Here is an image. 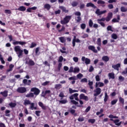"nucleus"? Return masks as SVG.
<instances>
[{
  "mask_svg": "<svg viewBox=\"0 0 127 127\" xmlns=\"http://www.w3.org/2000/svg\"><path fill=\"white\" fill-rule=\"evenodd\" d=\"M14 50L16 52V54H17L19 58L22 57L23 51L20 49V47L19 46H15L14 48Z\"/></svg>",
  "mask_w": 127,
  "mask_h": 127,
  "instance_id": "f257e3e1",
  "label": "nucleus"
},
{
  "mask_svg": "<svg viewBox=\"0 0 127 127\" xmlns=\"http://www.w3.org/2000/svg\"><path fill=\"white\" fill-rule=\"evenodd\" d=\"M71 18H72V16H66L63 20L61 21V24H67L71 20Z\"/></svg>",
  "mask_w": 127,
  "mask_h": 127,
  "instance_id": "f03ea898",
  "label": "nucleus"
},
{
  "mask_svg": "<svg viewBox=\"0 0 127 127\" xmlns=\"http://www.w3.org/2000/svg\"><path fill=\"white\" fill-rule=\"evenodd\" d=\"M81 61H82V62H84L86 65H89V64L91 63V60L85 57H82Z\"/></svg>",
  "mask_w": 127,
  "mask_h": 127,
  "instance_id": "7ed1b4c3",
  "label": "nucleus"
},
{
  "mask_svg": "<svg viewBox=\"0 0 127 127\" xmlns=\"http://www.w3.org/2000/svg\"><path fill=\"white\" fill-rule=\"evenodd\" d=\"M31 92H33L34 95L37 96L38 95H39L40 90L37 88L33 87L31 89Z\"/></svg>",
  "mask_w": 127,
  "mask_h": 127,
  "instance_id": "20e7f679",
  "label": "nucleus"
},
{
  "mask_svg": "<svg viewBox=\"0 0 127 127\" xmlns=\"http://www.w3.org/2000/svg\"><path fill=\"white\" fill-rule=\"evenodd\" d=\"M12 44H13V45H18V44H20V45H24L26 44V42L13 40Z\"/></svg>",
  "mask_w": 127,
  "mask_h": 127,
  "instance_id": "39448f33",
  "label": "nucleus"
},
{
  "mask_svg": "<svg viewBox=\"0 0 127 127\" xmlns=\"http://www.w3.org/2000/svg\"><path fill=\"white\" fill-rule=\"evenodd\" d=\"M102 92V90L99 88L97 87L96 88V89L94 90V96L95 97H97V96H99V95H100V94H101V92Z\"/></svg>",
  "mask_w": 127,
  "mask_h": 127,
  "instance_id": "423d86ee",
  "label": "nucleus"
},
{
  "mask_svg": "<svg viewBox=\"0 0 127 127\" xmlns=\"http://www.w3.org/2000/svg\"><path fill=\"white\" fill-rule=\"evenodd\" d=\"M17 91L18 93H21L22 94L23 93H25L26 92V88L25 87H19L17 89Z\"/></svg>",
  "mask_w": 127,
  "mask_h": 127,
  "instance_id": "0eeeda50",
  "label": "nucleus"
},
{
  "mask_svg": "<svg viewBox=\"0 0 127 127\" xmlns=\"http://www.w3.org/2000/svg\"><path fill=\"white\" fill-rule=\"evenodd\" d=\"M23 83L24 85H27L28 86H30V85L31 84V81L30 80L24 79L23 80Z\"/></svg>",
  "mask_w": 127,
  "mask_h": 127,
  "instance_id": "6e6552de",
  "label": "nucleus"
},
{
  "mask_svg": "<svg viewBox=\"0 0 127 127\" xmlns=\"http://www.w3.org/2000/svg\"><path fill=\"white\" fill-rule=\"evenodd\" d=\"M88 49L89 50H91V51H93L94 53H97L98 52V51L96 50V48H95V46H88Z\"/></svg>",
  "mask_w": 127,
  "mask_h": 127,
  "instance_id": "1a4fd4ad",
  "label": "nucleus"
},
{
  "mask_svg": "<svg viewBox=\"0 0 127 127\" xmlns=\"http://www.w3.org/2000/svg\"><path fill=\"white\" fill-rule=\"evenodd\" d=\"M112 17H113V13L110 12L108 13V15L105 19V20L107 21H110L111 19H112Z\"/></svg>",
  "mask_w": 127,
  "mask_h": 127,
  "instance_id": "9d476101",
  "label": "nucleus"
},
{
  "mask_svg": "<svg viewBox=\"0 0 127 127\" xmlns=\"http://www.w3.org/2000/svg\"><path fill=\"white\" fill-rule=\"evenodd\" d=\"M80 100H85V101H88V96H85L84 94H81L79 96Z\"/></svg>",
  "mask_w": 127,
  "mask_h": 127,
  "instance_id": "9b49d317",
  "label": "nucleus"
},
{
  "mask_svg": "<svg viewBox=\"0 0 127 127\" xmlns=\"http://www.w3.org/2000/svg\"><path fill=\"white\" fill-rule=\"evenodd\" d=\"M26 64H28V65H30L31 66H33V65H34L35 64L34 62H33V61L29 59L26 60Z\"/></svg>",
  "mask_w": 127,
  "mask_h": 127,
  "instance_id": "f8f14e48",
  "label": "nucleus"
},
{
  "mask_svg": "<svg viewBox=\"0 0 127 127\" xmlns=\"http://www.w3.org/2000/svg\"><path fill=\"white\" fill-rule=\"evenodd\" d=\"M121 67V64H118L116 65H112V68H114L115 70L119 71V68Z\"/></svg>",
  "mask_w": 127,
  "mask_h": 127,
  "instance_id": "ddd939ff",
  "label": "nucleus"
},
{
  "mask_svg": "<svg viewBox=\"0 0 127 127\" xmlns=\"http://www.w3.org/2000/svg\"><path fill=\"white\" fill-rule=\"evenodd\" d=\"M114 123L116 126H120L121 125H122V122H120V120L119 119L114 120Z\"/></svg>",
  "mask_w": 127,
  "mask_h": 127,
  "instance_id": "4468645a",
  "label": "nucleus"
},
{
  "mask_svg": "<svg viewBox=\"0 0 127 127\" xmlns=\"http://www.w3.org/2000/svg\"><path fill=\"white\" fill-rule=\"evenodd\" d=\"M38 105L39 107H40L42 109V110H46V106H45V105H44V104L42 102H39Z\"/></svg>",
  "mask_w": 127,
  "mask_h": 127,
  "instance_id": "2eb2a0df",
  "label": "nucleus"
},
{
  "mask_svg": "<svg viewBox=\"0 0 127 127\" xmlns=\"http://www.w3.org/2000/svg\"><path fill=\"white\" fill-rule=\"evenodd\" d=\"M86 6L87 7H89V6H91V7H93V8H97V6H96L92 2H89V3H88L87 4H86Z\"/></svg>",
  "mask_w": 127,
  "mask_h": 127,
  "instance_id": "dca6fc26",
  "label": "nucleus"
},
{
  "mask_svg": "<svg viewBox=\"0 0 127 127\" xmlns=\"http://www.w3.org/2000/svg\"><path fill=\"white\" fill-rule=\"evenodd\" d=\"M104 86V83L99 82H96L95 87L96 88H98V87H103Z\"/></svg>",
  "mask_w": 127,
  "mask_h": 127,
  "instance_id": "f3484780",
  "label": "nucleus"
},
{
  "mask_svg": "<svg viewBox=\"0 0 127 127\" xmlns=\"http://www.w3.org/2000/svg\"><path fill=\"white\" fill-rule=\"evenodd\" d=\"M62 88V85L61 84H57L55 85V88L56 89V90H60Z\"/></svg>",
  "mask_w": 127,
  "mask_h": 127,
  "instance_id": "a211bd4d",
  "label": "nucleus"
},
{
  "mask_svg": "<svg viewBox=\"0 0 127 127\" xmlns=\"http://www.w3.org/2000/svg\"><path fill=\"white\" fill-rule=\"evenodd\" d=\"M20 11H24L26 10V8L23 6H20L18 9H16Z\"/></svg>",
  "mask_w": 127,
  "mask_h": 127,
  "instance_id": "6ab92c4d",
  "label": "nucleus"
},
{
  "mask_svg": "<svg viewBox=\"0 0 127 127\" xmlns=\"http://www.w3.org/2000/svg\"><path fill=\"white\" fill-rule=\"evenodd\" d=\"M51 93V91L50 90H46L45 92H42V96L43 97H45L47 94H50Z\"/></svg>",
  "mask_w": 127,
  "mask_h": 127,
  "instance_id": "aec40b11",
  "label": "nucleus"
},
{
  "mask_svg": "<svg viewBox=\"0 0 127 127\" xmlns=\"http://www.w3.org/2000/svg\"><path fill=\"white\" fill-rule=\"evenodd\" d=\"M30 105H31V106H30V110H37V107H34V103H32Z\"/></svg>",
  "mask_w": 127,
  "mask_h": 127,
  "instance_id": "412c9836",
  "label": "nucleus"
},
{
  "mask_svg": "<svg viewBox=\"0 0 127 127\" xmlns=\"http://www.w3.org/2000/svg\"><path fill=\"white\" fill-rule=\"evenodd\" d=\"M31 103V102H30V101L27 99H25L24 101V105L25 106H27V105H30Z\"/></svg>",
  "mask_w": 127,
  "mask_h": 127,
  "instance_id": "4be33fe9",
  "label": "nucleus"
},
{
  "mask_svg": "<svg viewBox=\"0 0 127 127\" xmlns=\"http://www.w3.org/2000/svg\"><path fill=\"white\" fill-rule=\"evenodd\" d=\"M68 90L69 92V94H73V93L78 92V90H73V89H72V88H70L68 89Z\"/></svg>",
  "mask_w": 127,
  "mask_h": 127,
  "instance_id": "5701e85b",
  "label": "nucleus"
},
{
  "mask_svg": "<svg viewBox=\"0 0 127 127\" xmlns=\"http://www.w3.org/2000/svg\"><path fill=\"white\" fill-rule=\"evenodd\" d=\"M59 40L62 43H64L66 42V39L64 37H60Z\"/></svg>",
  "mask_w": 127,
  "mask_h": 127,
  "instance_id": "b1692460",
  "label": "nucleus"
},
{
  "mask_svg": "<svg viewBox=\"0 0 127 127\" xmlns=\"http://www.w3.org/2000/svg\"><path fill=\"white\" fill-rule=\"evenodd\" d=\"M97 3L98 4H102V6H105V5H104V4L105 3V1H104L102 0H98L97 1Z\"/></svg>",
  "mask_w": 127,
  "mask_h": 127,
  "instance_id": "393cba45",
  "label": "nucleus"
},
{
  "mask_svg": "<svg viewBox=\"0 0 127 127\" xmlns=\"http://www.w3.org/2000/svg\"><path fill=\"white\" fill-rule=\"evenodd\" d=\"M51 7V6L49 4H45L44 5V8L47 9V10H49Z\"/></svg>",
  "mask_w": 127,
  "mask_h": 127,
  "instance_id": "a878e982",
  "label": "nucleus"
},
{
  "mask_svg": "<svg viewBox=\"0 0 127 127\" xmlns=\"http://www.w3.org/2000/svg\"><path fill=\"white\" fill-rule=\"evenodd\" d=\"M80 72V68L78 67H74L73 69V73H79Z\"/></svg>",
  "mask_w": 127,
  "mask_h": 127,
  "instance_id": "bb28decb",
  "label": "nucleus"
},
{
  "mask_svg": "<svg viewBox=\"0 0 127 127\" xmlns=\"http://www.w3.org/2000/svg\"><path fill=\"white\" fill-rule=\"evenodd\" d=\"M13 67H14V65L12 64H10L9 66V69L7 70V72H10V71H12V68H13Z\"/></svg>",
  "mask_w": 127,
  "mask_h": 127,
  "instance_id": "cd10ccee",
  "label": "nucleus"
},
{
  "mask_svg": "<svg viewBox=\"0 0 127 127\" xmlns=\"http://www.w3.org/2000/svg\"><path fill=\"white\" fill-rule=\"evenodd\" d=\"M0 94L1 95H2L3 97H7V91L6 90L0 92Z\"/></svg>",
  "mask_w": 127,
  "mask_h": 127,
  "instance_id": "c85d7f7f",
  "label": "nucleus"
},
{
  "mask_svg": "<svg viewBox=\"0 0 127 127\" xmlns=\"http://www.w3.org/2000/svg\"><path fill=\"white\" fill-rule=\"evenodd\" d=\"M109 60L110 59H109L108 56H104L102 57V60L103 61H105V62H108V61H109Z\"/></svg>",
  "mask_w": 127,
  "mask_h": 127,
  "instance_id": "c756f323",
  "label": "nucleus"
},
{
  "mask_svg": "<svg viewBox=\"0 0 127 127\" xmlns=\"http://www.w3.org/2000/svg\"><path fill=\"white\" fill-rule=\"evenodd\" d=\"M121 11L122 12H127V8H126V7L122 6L121 7Z\"/></svg>",
  "mask_w": 127,
  "mask_h": 127,
  "instance_id": "7c9ffc66",
  "label": "nucleus"
},
{
  "mask_svg": "<svg viewBox=\"0 0 127 127\" xmlns=\"http://www.w3.org/2000/svg\"><path fill=\"white\" fill-rule=\"evenodd\" d=\"M108 76L111 79H115V73H114L113 72L109 73Z\"/></svg>",
  "mask_w": 127,
  "mask_h": 127,
  "instance_id": "2f4dec72",
  "label": "nucleus"
},
{
  "mask_svg": "<svg viewBox=\"0 0 127 127\" xmlns=\"http://www.w3.org/2000/svg\"><path fill=\"white\" fill-rule=\"evenodd\" d=\"M9 106L10 107V108H15V106H16V104L15 103L11 102L9 104Z\"/></svg>",
  "mask_w": 127,
  "mask_h": 127,
  "instance_id": "473e14b6",
  "label": "nucleus"
},
{
  "mask_svg": "<svg viewBox=\"0 0 127 127\" xmlns=\"http://www.w3.org/2000/svg\"><path fill=\"white\" fill-rule=\"evenodd\" d=\"M108 99H109V96H108V94L106 92L105 93V97L104 99V102H107V101H108Z\"/></svg>",
  "mask_w": 127,
  "mask_h": 127,
  "instance_id": "72a5a7b5",
  "label": "nucleus"
},
{
  "mask_svg": "<svg viewBox=\"0 0 127 127\" xmlns=\"http://www.w3.org/2000/svg\"><path fill=\"white\" fill-rule=\"evenodd\" d=\"M26 98H30V97H34V94L30 93L26 95Z\"/></svg>",
  "mask_w": 127,
  "mask_h": 127,
  "instance_id": "f704fd0d",
  "label": "nucleus"
},
{
  "mask_svg": "<svg viewBox=\"0 0 127 127\" xmlns=\"http://www.w3.org/2000/svg\"><path fill=\"white\" fill-rule=\"evenodd\" d=\"M119 101L120 103H121V104H123V105L125 104V99H124V98H122L121 97H119Z\"/></svg>",
  "mask_w": 127,
  "mask_h": 127,
  "instance_id": "c9c22d12",
  "label": "nucleus"
},
{
  "mask_svg": "<svg viewBox=\"0 0 127 127\" xmlns=\"http://www.w3.org/2000/svg\"><path fill=\"white\" fill-rule=\"evenodd\" d=\"M80 82L81 83H87L88 82V79L86 78H82L81 79Z\"/></svg>",
  "mask_w": 127,
  "mask_h": 127,
  "instance_id": "e433bc0d",
  "label": "nucleus"
},
{
  "mask_svg": "<svg viewBox=\"0 0 127 127\" xmlns=\"http://www.w3.org/2000/svg\"><path fill=\"white\" fill-rule=\"evenodd\" d=\"M112 38L113 39H118V35L116 34H112L111 36Z\"/></svg>",
  "mask_w": 127,
  "mask_h": 127,
  "instance_id": "4c0bfd02",
  "label": "nucleus"
},
{
  "mask_svg": "<svg viewBox=\"0 0 127 127\" xmlns=\"http://www.w3.org/2000/svg\"><path fill=\"white\" fill-rule=\"evenodd\" d=\"M95 13L97 14V15H101V11L100 10V9H97L95 12Z\"/></svg>",
  "mask_w": 127,
  "mask_h": 127,
  "instance_id": "58836bf2",
  "label": "nucleus"
},
{
  "mask_svg": "<svg viewBox=\"0 0 127 127\" xmlns=\"http://www.w3.org/2000/svg\"><path fill=\"white\" fill-rule=\"evenodd\" d=\"M83 74L82 73H79L76 75L77 79H82L83 78Z\"/></svg>",
  "mask_w": 127,
  "mask_h": 127,
  "instance_id": "ea45409f",
  "label": "nucleus"
},
{
  "mask_svg": "<svg viewBox=\"0 0 127 127\" xmlns=\"http://www.w3.org/2000/svg\"><path fill=\"white\" fill-rule=\"evenodd\" d=\"M59 102L61 104H66L67 101L66 99H64L63 100H60Z\"/></svg>",
  "mask_w": 127,
  "mask_h": 127,
  "instance_id": "a19ab883",
  "label": "nucleus"
},
{
  "mask_svg": "<svg viewBox=\"0 0 127 127\" xmlns=\"http://www.w3.org/2000/svg\"><path fill=\"white\" fill-rule=\"evenodd\" d=\"M68 80H69L70 81H71V80L73 81V80H77V78H76V76H73L69 77L68 78Z\"/></svg>",
  "mask_w": 127,
  "mask_h": 127,
  "instance_id": "79ce46f5",
  "label": "nucleus"
},
{
  "mask_svg": "<svg viewBox=\"0 0 127 127\" xmlns=\"http://www.w3.org/2000/svg\"><path fill=\"white\" fill-rule=\"evenodd\" d=\"M118 102V99H115L111 101V105L112 106H114V105H116L117 104V102Z\"/></svg>",
  "mask_w": 127,
  "mask_h": 127,
  "instance_id": "37998d69",
  "label": "nucleus"
},
{
  "mask_svg": "<svg viewBox=\"0 0 127 127\" xmlns=\"http://www.w3.org/2000/svg\"><path fill=\"white\" fill-rule=\"evenodd\" d=\"M109 118H110V119H119L118 117L117 116H115L113 115H110L109 116Z\"/></svg>",
  "mask_w": 127,
  "mask_h": 127,
  "instance_id": "c03bdc74",
  "label": "nucleus"
},
{
  "mask_svg": "<svg viewBox=\"0 0 127 127\" xmlns=\"http://www.w3.org/2000/svg\"><path fill=\"white\" fill-rule=\"evenodd\" d=\"M101 38H98L97 39V44L99 46H101Z\"/></svg>",
  "mask_w": 127,
  "mask_h": 127,
  "instance_id": "a18cd8bd",
  "label": "nucleus"
},
{
  "mask_svg": "<svg viewBox=\"0 0 127 127\" xmlns=\"http://www.w3.org/2000/svg\"><path fill=\"white\" fill-rule=\"evenodd\" d=\"M104 112V109H101L99 112H97L96 113V115L97 116H99V115H101L103 112Z\"/></svg>",
  "mask_w": 127,
  "mask_h": 127,
  "instance_id": "49530a36",
  "label": "nucleus"
},
{
  "mask_svg": "<svg viewBox=\"0 0 127 127\" xmlns=\"http://www.w3.org/2000/svg\"><path fill=\"white\" fill-rule=\"evenodd\" d=\"M81 19H82V18L80 17V16H78L75 18V20H76L77 22H80V21H81Z\"/></svg>",
  "mask_w": 127,
  "mask_h": 127,
  "instance_id": "de8ad7c7",
  "label": "nucleus"
},
{
  "mask_svg": "<svg viewBox=\"0 0 127 127\" xmlns=\"http://www.w3.org/2000/svg\"><path fill=\"white\" fill-rule=\"evenodd\" d=\"M73 60L74 62L77 63L79 61V58H78V57H74L73 58Z\"/></svg>",
  "mask_w": 127,
  "mask_h": 127,
  "instance_id": "09e8293b",
  "label": "nucleus"
},
{
  "mask_svg": "<svg viewBox=\"0 0 127 127\" xmlns=\"http://www.w3.org/2000/svg\"><path fill=\"white\" fill-rule=\"evenodd\" d=\"M78 93H74V99L76 101H79V99H78Z\"/></svg>",
  "mask_w": 127,
  "mask_h": 127,
  "instance_id": "8fccbe9b",
  "label": "nucleus"
},
{
  "mask_svg": "<svg viewBox=\"0 0 127 127\" xmlns=\"http://www.w3.org/2000/svg\"><path fill=\"white\" fill-rule=\"evenodd\" d=\"M96 122V120L95 119H89L88 120V123H91V124H94Z\"/></svg>",
  "mask_w": 127,
  "mask_h": 127,
  "instance_id": "3c124183",
  "label": "nucleus"
},
{
  "mask_svg": "<svg viewBox=\"0 0 127 127\" xmlns=\"http://www.w3.org/2000/svg\"><path fill=\"white\" fill-rule=\"evenodd\" d=\"M4 12L5 13H8V14H10V13H11V11H10V10L9 9H5L4 10Z\"/></svg>",
  "mask_w": 127,
  "mask_h": 127,
  "instance_id": "603ef678",
  "label": "nucleus"
},
{
  "mask_svg": "<svg viewBox=\"0 0 127 127\" xmlns=\"http://www.w3.org/2000/svg\"><path fill=\"white\" fill-rule=\"evenodd\" d=\"M75 15H76V16H81V12L79 11H76L74 12Z\"/></svg>",
  "mask_w": 127,
  "mask_h": 127,
  "instance_id": "864d4df0",
  "label": "nucleus"
},
{
  "mask_svg": "<svg viewBox=\"0 0 127 127\" xmlns=\"http://www.w3.org/2000/svg\"><path fill=\"white\" fill-rule=\"evenodd\" d=\"M40 113H41V111H35V114L36 115V116H37V117H39V116H40Z\"/></svg>",
  "mask_w": 127,
  "mask_h": 127,
  "instance_id": "5fc2aeb1",
  "label": "nucleus"
},
{
  "mask_svg": "<svg viewBox=\"0 0 127 127\" xmlns=\"http://www.w3.org/2000/svg\"><path fill=\"white\" fill-rule=\"evenodd\" d=\"M68 72L69 73H72V72H74V68L72 66L70 67Z\"/></svg>",
  "mask_w": 127,
  "mask_h": 127,
  "instance_id": "6e6d98bb",
  "label": "nucleus"
},
{
  "mask_svg": "<svg viewBox=\"0 0 127 127\" xmlns=\"http://www.w3.org/2000/svg\"><path fill=\"white\" fill-rule=\"evenodd\" d=\"M36 46V43H32L30 46V48H33V47H35Z\"/></svg>",
  "mask_w": 127,
  "mask_h": 127,
  "instance_id": "4d7b16f0",
  "label": "nucleus"
},
{
  "mask_svg": "<svg viewBox=\"0 0 127 127\" xmlns=\"http://www.w3.org/2000/svg\"><path fill=\"white\" fill-rule=\"evenodd\" d=\"M93 21L92 20H89V25L90 26V27H92V26H93Z\"/></svg>",
  "mask_w": 127,
  "mask_h": 127,
  "instance_id": "13d9d810",
  "label": "nucleus"
},
{
  "mask_svg": "<svg viewBox=\"0 0 127 127\" xmlns=\"http://www.w3.org/2000/svg\"><path fill=\"white\" fill-rule=\"evenodd\" d=\"M73 39H75V42H77V43H79V42H81V41L79 40V39H76V36H74Z\"/></svg>",
  "mask_w": 127,
  "mask_h": 127,
  "instance_id": "bf43d9fd",
  "label": "nucleus"
},
{
  "mask_svg": "<svg viewBox=\"0 0 127 127\" xmlns=\"http://www.w3.org/2000/svg\"><path fill=\"white\" fill-rule=\"evenodd\" d=\"M106 20V18H102L101 19H98L97 20L98 22H101V21H105Z\"/></svg>",
  "mask_w": 127,
  "mask_h": 127,
  "instance_id": "052dcab7",
  "label": "nucleus"
},
{
  "mask_svg": "<svg viewBox=\"0 0 127 127\" xmlns=\"http://www.w3.org/2000/svg\"><path fill=\"white\" fill-rule=\"evenodd\" d=\"M81 29H85V28H86V24H85L84 23H82L81 25Z\"/></svg>",
  "mask_w": 127,
  "mask_h": 127,
  "instance_id": "680f3d73",
  "label": "nucleus"
},
{
  "mask_svg": "<svg viewBox=\"0 0 127 127\" xmlns=\"http://www.w3.org/2000/svg\"><path fill=\"white\" fill-rule=\"evenodd\" d=\"M63 60H64L63 57L60 56L59 57V59L58 60V62H62V61H63Z\"/></svg>",
  "mask_w": 127,
  "mask_h": 127,
  "instance_id": "e2e57ef3",
  "label": "nucleus"
},
{
  "mask_svg": "<svg viewBox=\"0 0 127 127\" xmlns=\"http://www.w3.org/2000/svg\"><path fill=\"white\" fill-rule=\"evenodd\" d=\"M95 79H96V81H97V82L100 81V75H96L95 77Z\"/></svg>",
  "mask_w": 127,
  "mask_h": 127,
  "instance_id": "0e129e2a",
  "label": "nucleus"
},
{
  "mask_svg": "<svg viewBox=\"0 0 127 127\" xmlns=\"http://www.w3.org/2000/svg\"><path fill=\"white\" fill-rule=\"evenodd\" d=\"M119 81H123L124 80H125V77H124L122 76H120L119 77Z\"/></svg>",
  "mask_w": 127,
  "mask_h": 127,
  "instance_id": "69168bd1",
  "label": "nucleus"
},
{
  "mask_svg": "<svg viewBox=\"0 0 127 127\" xmlns=\"http://www.w3.org/2000/svg\"><path fill=\"white\" fill-rule=\"evenodd\" d=\"M78 122H83V121H84V118H83V117H79L78 119Z\"/></svg>",
  "mask_w": 127,
  "mask_h": 127,
  "instance_id": "338daca9",
  "label": "nucleus"
},
{
  "mask_svg": "<svg viewBox=\"0 0 127 127\" xmlns=\"http://www.w3.org/2000/svg\"><path fill=\"white\" fill-rule=\"evenodd\" d=\"M122 75H126L127 74V67L125 69V70L123 71L122 73Z\"/></svg>",
  "mask_w": 127,
  "mask_h": 127,
  "instance_id": "774afa93",
  "label": "nucleus"
}]
</instances>
